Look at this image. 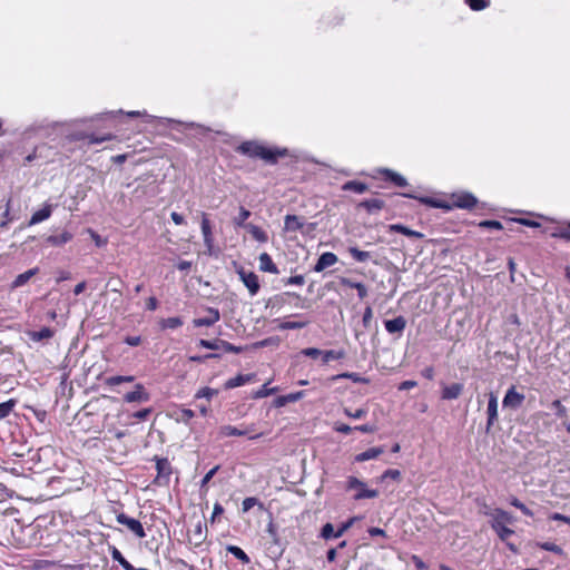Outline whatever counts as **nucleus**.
<instances>
[{"label": "nucleus", "mask_w": 570, "mask_h": 570, "mask_svg": "<svg viewBox=\"0 0 570 570\" xmlns=\"http://www.w3.org/2000/svg\"><path fill=\"white\" fill-rule=\"evenodd\" d=\"M303 395H304V392L299 391V392H296V393H291V394H287V395L278 396L275 400V406L281 407V406H284L286 403L296 402L301 397H303Z\"/></svg>", "instance_id": "obj_24"}, {"label": "nucleus", "mask_w": 570, "mask_h": 570, "mask_svg": "<svg viewBox=\"0 0 570 570\" xmlns=\"http://www.w3.org/2000/svg\"><path fill=\"white\" fill-rule=\"evenodd\" d=\"M476 204V199L471 194L458 195L454 198V205L460 208H471Z\"/></svg>", "instance_id": "obj_18"}, {"label": "nucleus", "mask_w": 570, "mask_h": 570, "mask_svg": "<svg viewBox=\"0 0 570 570\" xmlns=\"http://www.w3.org/2000/svg\"><path fill=\"white\" fill-rule=\"evenodd\" d=\"M216 394H217L216 390H213L210 387H203L197 392L196 397H205V399L210 400Z\"/></svg>", "instance_id": "obj_44"}, {"label": "nucleus", "mask_w": 570, "mask_h": 570, "mask_svg": "<svg viewBox=\"0 0 570 570\" xmlns=\"http://www.w3.org/2000/svg\"><path fill=\"white\" fill-rule=\"evenodd\" d=\"M524 399V394L519 393L514 386H511L507 391L502 404L505 409L517 410L522 405Z\"/></svg>", "instance_id": "obj_5"}, {"label": "nucleus", "mask_w": 570, "mask_h": 570, "mask_svg": "<svg viewBox=\"0 0 570 570\" xmlns=\"http://www.w3.org/2000/svg\"><path fill=\"white\" fill-rule=\"evenodd\" d=\"M250 431H252V429L240 430L236 426L224 425L220 428L219 434L222 436H242V435H246Z\"/></svg>", "instance_id": "obj_21"}, {"label": "nucleus", "mask_w": 570, "mask_h": 570, "mask_svg": "<svg viewBox=\"0 0 570 570\" xmlns=\"http://www.w3.org/2000/svg\"><path fill=\"white\" fill-rule=\"evenodd\" d=\"M148 400V395L145 393L141 384H137L135 391L129 392L125 395L126 402H145Z\"/></svg>", "instance_id": "obj_15"}, {"label": "nucleus", "mask_w": 570, "mask_h": 570, "mask_svg": "<svg viewBox=\"0 0 570 570\" xmlns=\"http://www.w3.org/2000/svg\"><path fill=\"white\" fill-rule=\"evenodd\" d=\"M488 514L492 518L491 525L493 530L502 541H507L514 533L512 529L508 528V524L514 522L513 517L502 509H494Z\"/></svg>", "instance_id": "obj_2"}, {"label": "nucleus", "mask_w": 570, "mask_h": 570, "mask_svg": "<svg viewBox=\"0 0 570 570\" xmlns=\"http://www.w3.org/2000/svg\"><path fill=\"white\" fill-rule=\"evenodd\" d=\"M416 386V382L415 381H404L400 384L399 386V390L403 391V390H410V389H413Z\"/></svg>", "instance_id": "obj_63"}, {"label": "nucleus", "mask_w": 570, "mask_h": 570, "mask_svg": "<svg viewBox=\"0 0 570 570\" xmlns=\"http://www.w3.org/2000/svg\"><path fill=\"white\" fill-rule=\"evenodd\" d=\"M52 213V206L51 205H45L41 209L33 213V215L30 218L29 225H36L39 224L50 217Z\"/></svg>", "instance_id": "obj_13"}, {"label": "nucleus", "mask_w": 570, "mask_h": 570, "mask_svg": "<svg viewBox=\"0 0 570 570\" xmlns=\"http://www.w3.org/2000/svg\"><path fill=\"white\" fill-rule=\"evenodd\" d=\"M384 452V449L379 446V448H371L362 453H358L356 456H355V461L356 462H364V461H368V460H373V459H376L379 455H381L382 453Z\"/></svg>", "instance_id": "obj_19"}, {"label": "nucleus", "mask_w": 570, "mask_h": 570, "mask_svg": "<svg viewBox=\"0 0 570 570\" xmlns=\"http://www.w3.org/2000/svg\"><path fill=\"white\" fill-rule=\"evenodd\" d=\"M348 253L352 255V257L357 262H366L371 258V253L361 250L357 247H350Z\"/></svg>", "instance_id": "obj_31"}, {"label": "nucleus", "mask_w": 570, "mask_h": 570, "mask_svg": "<svg viewBox=\"0 0 570 570\" xmlns=\"http://www.w3.org/2000/svg\"><path fill=\"white\" fill-rule=\"evenodd\" d=\"M195 544H200L205 539L202 530V524L198 522L194 529Z\"/></svg>", "instance_id": "obj_49"}, {"label": "nucleus", "mask_w": 570, "mask_h": 570, "mask_svg": "<svg viewBox=\"0 0 570 570\" xmlns=\"http://www.w3.org/2000/svg\"><path fill=\"white\" fill-rule=\"evenodd\" d=\"M38 273V268H31V269H28L24 273L22 274H19L14 281L12 282L11 284V289H16L18 287H21L23 286L24 284H27L29 282V279L31 277H33L36 274Z\"/></svg>", "instance_id": "obj_16"}, {"label": "nucleus", "mask_w": 570, "mask_h": 570, "mask_svg": "<svg viewBox=\"0 0 570 570\" xmlns=\"http://www.w3.org/2000/svg\"><path fill=\"white\" fill-rule=\"evenodd\" d=\"M245 228L248 230V233L252 235V237L254 239H256L257 242H259V243L267 242L266 233L258 226L253 225V224H247V225H245Z\"/></svg>", "instance_id": "obj_23"}, {"label": "nucleus", "mask_w": 570, "mask_h": 570, "mask_svg": "<svg viewBox=\"0 0 570 570\" xmlns=\"http://www.w3.org/2000/svg\"><path fill=\"white\" fill-rule=\"evenodd\" d=\"M14 405V400H9L7 402L0 403V420L7 417L13 411Z\"/></svg>", "instance_id": "obj_35"}, {"label": "nucleus", "mask_w": 570, "mask_h": 570, "mask_svg": "<svg viewBox=\"0 0 570 570\" xmlns=\"http://www.w3.org/2000/svg\"><path fill=\"white\" fill-rule=\"evenodd\" d=\"M346 489L348 491H355V494L353 497L355 500L374 499L379 495L377 490L368 489L365 482L358 480L355 476L347 478Z\"/></svg>", "instance_id": "obj_3"}, {"label": "nucleus", "mask_w": 570, "mask_h": 570, "mask_svg": "<svg viewBox=\"0 0 570 570\" xmlns=\"http://www.w3.org/2000/svg\"><path fill=\"white\" fill-rule=\"evenodd\" d=\"M220 318V314L218 309L216 308H208L207 315L205 317L195 318L193 321L194 326L200 327V326H212L216 322H218Z\"/></svg>", "instance_id": "obj_9"}, {"label": "nucleus", "mask_w": 570, "mask_h": 570, "mask_svg": "<svg viewBox=\"0 0 570 570\" xmlns=\"http://www.w3.org/2000/svg\"><path fill=\"white\" fill-rule=\"evenodd\" d=\"M72 238V235L68 232H63L60 235H52L48 237V242L55 246H60L68 243Z\"/></svg>", "instance_id": "obj_30"}, {"label": "nucleus", "mask_w": 570, "mask_h": 570, "mask_svg": "<svg viewBox=\"0 0 570 570\" xmlns=\"http://www.w3.org/2000/svg\"><path fill=\"white\" fill-rule=\"evenodd\" d=\"M111 557L115 561H117L125 570H135L134 566L129 563L120 551L116 548L112 549Z\"/></svg>", "instance_id": "obj_32"}, {"label": "nucleus", "mask_w": 570, "mask_h": 570, "mask_svg": "<svg viewBox=\"0 0 570 570\" xmlns=\"http://www.w3.org/2000/svg\"><path fill=\"white\" fill-rule=\"evenodd\" d=\"M202 233H203L204 237H207L208 235H212L210 224H209V220L207 219L206 215L203 216Z\"/></svg>", "instance_id": "obj_52"}, {"label": "nucleus", "mask_w": 570, "mask_h": 570, "mask_svg": "<svg viewBox=\"0 0 570 570\" xmlns=\"http://www.w3.org/2000/svg\"><path fill=\"white\" fill-rule=\"evenodd\" d=\"M487 430H490V428L497 422L498 420V397L493 392L489 393V402L487 407Z\"/></svg>", "instance_id": "obj_8"}, {"label": "nucleus", "mask_w": 570, "mask_h": 570, "mask_svg": "<svg viewBox=\"0 0 570 570\" xmlns=\"http://www.w3.org/2000/svg\"><path fill=\"white\" fill-rule=\"evenodd\" d=\"M336 531H334V527L332 523H326L324 524V527L322 528V532H321V535L322 538H324L325 540H328L331 538H334V534H335Z\"/></svg>", "instance_id": "obj_43"}, {"label": "nucleus", "mask_w": 570, "mask_h": 570, "mask_svg": "<svg viewBox=\"0 0 570 570\" xmlns=\"http://www.w3.org/2000/svg\"><path fill=\"white\" fill-rule=\"evenodd\" d=\"M463 391V384L453 383L451 385H444L442 389L443 400H456Z\"/></svg>", "instance_id": "obj_11"}, {"label": "nucleus", "mask_w": 570, "mask_h": 570, "mask_svg": "<svg viewBox=\"0 0 570 570\" xmlns=\"http://www.w3.org/2000/svg\"><path fill=\"white\" fill-rule=\"evenodd\" d=\"M277 391L276 387H267V385H263L261 390H258L256 393H255V397L257 399H262V397H266L273 393H275Z\"/></svg>", "instance_id": "obj_45"}, {"label": "nucleus", "mask_w": 570, "mask_h": 570, "mask_svg": "<svg viewBox=\"0 0 570 570\" xmlns=\"http://www.w3.org/2000/svg\"><path fill=\"white\" fill-rule=\"evenodd\" d=\"M552 236L570 240V226L568 228L559 230L558 233H553Z\"/></svg>", "instance_id": "obj_59"}, {"label": "nucleus", "mask_w": 570, "mask_h": 570, "mask_svg": "<svg viewBox=\"0 0 570 570\" xmlns=\"http://www.w3.org/2000/svg\"><path fill=\"white\" fill-rule=\"evenodd\" d=\"M540 547L543 550L551 551V552H554V553H561L562 552V549L559 546L554 544V543L544 542Z\"/></svg>", "instance_id": "obj_54"}, {"label": "nucleus", "mask_w": 570, "mask_h": 570, "mask_svg": "<svg viewBox=\"0 0 570 570\" xmlns=\"http://www.w3.org/2000/svg\"><path fill=\"white\" fill-rule=\"evenodd\" d=\"M258 259L261 271L268 272L272 274H278L277 266L273 263L271 256L267 253H262Z\"/></svg>", "instance_id": "obj_14"}, {"label": "nucleus", "mask_w": 570, "mask_h": 570, "mask_svg": "<svg viewBox=\"0 0 570 570\" xmlns=\"http://www.w3.org/2000/svg\"><path fill=\"white\" fill-rule=\"evenodd\" d=\"M385 328L389 333H401L406 326V321L403 316H397L393 320L385 321Z\"/></svg>", "instance_id": "obj_12"}, {"label": "nucleus", "mask_w": 570, "mask_h": 570, "mask_svg": "<svg viewBox=\"0 0 570 570\" xmlns=\"http://www.w3.org/2000/svg\"><path fill=\"white\" fill-rule=\"evenodd\" d=\"M132 381H134V376H131V375H128V376L117 375V376L108 377L106 382L108 385L115 386V385H119L121 383H130Z\"/></svg>", "instance_id": "obj_34"}, {"label": "nucleus", "mask_w": 570, "mask_h": 570, "mask_svg": "<svg viewBox=\"0 0 570 570\" xmlns=\"http://www.w3.org/2000/svg\"><path fill=\"white\" fill-rule=\"evenodd\" d=\"M183 322L179 317H168L161 321L163 328H177L181 326Z\"/></svg>", "instance_id": "obj_38"}, {"label": "nucleus", "mask_w": 570, "mask_h": 570, "mask_svg": "<svg viewBox=\"0 0 570 570\" xmlns=\"http://www.w3.org/2000/svg\"><path fill=\"white\" fill-rule=\"evenodd\" d=\"M340 282H341V284L343 286H347V287H351L353 289H356L357 294H358V297L361 299H363V298H365L367 296V288L365 287L364 284L357 283V282H353L352 279L346 278V277H342Z\"/></svg>", "instance_id": "obj_17"}, {"label": "nucleus", "mask_w": 570, "mask_h": 570, "mask_svg": "<svg viewBox=\"0 0 570 570\" xmlns=\"http://www.w3.org/2000/svg\"><path fill=\"white\" fill-rule=\"evenodd\" d=\"M361 206L367 209L370 213L376 212L383 208L384 203L381 199H368L361 203Z\"/></svg>", "instance_id": "obj_33"}, {"label": "nucleus", "mask_w": 570, "mask_h": 570, "mask_svg": "<svg viewBox=\"0 0 570 570\" xmlns=\"http://www.w3.org/2000/svg\"><path fill=\"white\" fill-rule=\"evenodd\" d=\"M112 138H114L112 135H106L102 137H96V136L91 135V136H89V142L90 144H100L102 141L111 140Z\"/></svg>", "instance_id": "obj_57"}, {"label": "nucleus", "mask_w": 570, "mask_h": 570, "mask_svg": "<svg viewBox=\"0 0 570 570\" xmlns=\"http://www.w3.org/2000/svg\"><path fill=\"white\" fill-rule=\"evenodd\" d=\"M353 524V519H351L350 521L343 523L338 530L335 532L334 534V538H340L342 537L350 528L351 525Z\"/></svg>", "instance_id": "obj_56"}, {"label": "nucleus", "mask_w": 570, "mask_h": 570, "mask_svg": "<svg viewBox=\"0 0 570 570\" xmlns=\"http://www.w3.org/2000/svg\"><path fill=\"white\" fill-rule=\"evenodd\" d=\"M254 377L253 374H247V375H237L233 379H229L226 383H225V387L226 389H234V387H237V386H240V385H244L245 383L252 381Z\"/></svg>", "instance_id": "obj_22"}, {"label": "nucleus", "mask_w": 570, "mask_h": 570, "mask_svg": "<svg viewBox=\"0 0 570 570\" xmlns=\"http://www.w3.org/2000/svg\"><path fill=\"white\" fill-rule=\"evenodd\" d=\"M306 325L304 322H283L279 324L281 330H297L303 328Z\"/></svg>", "instance_id": "obj_42"}, {"label": "nucleus", "mask_w": 570, "mask_h": 570, "mask_svg": "<svg viewBox=\"0 0 570 570\" xmlns=\"http://www.w3.org/2000/svg\"><path fill=\"white\" fill-rule=\"evenodd\" d=\"M480 226L495 228V229H501L502 228L501 223L498 222V220H484V222H482L480 224Z\"/></svg>", "instance_id": "obj_58"}, {"label": "nucleus", "mask_w": 570, "mask_h": 570, "mask_svg": "<svg viewBox=\"0 0 570 570\" xmlns=\"http://www.w3.org/2000/svg\"><path fill=\"white\" fill-rule=\"evenodd\" d=\"M237 274L239 275L240 281L247 287L249 294L252 296L256 295L261 287L258 276L253 272L245 271L243 267L237 271Z\"/></svg>", "instance_id": "obj_4"}, {"label": "nucleus", "mask_w": 570, "mask_h": 570, "mask_svg": "<svg viewBox=\"0 0 570 570\" xmlns=\"http://www.w3.org/2000/svg\"><path fill=\"white\" fill-rule=\"evenodd\" d=\"M237 150L244 155L261 158L271 164L276 163L278 157L285 155V150L269 149L256 141H245L238 146Z\"/></svg>", "instance_id": "obj_1"}, {"label": "nucleus", "mask_w": 570, "mask_h": 570, "mask_svg": "<svg viewBox=\"0 0 570 570\" xmlns=\"http://www.w3.org/2000/svg\"><path fill=\"white\" fill-rule=\"evenodd\" d=\"M552 406L556 409L557 415L559 417H564L567 415V409L561 404L559 400L553 401Z\"/></svg>", "instance_id": "obj_51"}, {"label": "nucleus", "mask_w": 570, "mask_h": 570, "mask_svg": "<svg viewBox=\"0 0 570 570\" xmlns=\"http://www.w3.org/2000/svg\"><path fill=\"white\" fill-rule=\"evenodd\" d=\"M335 430L340 433H343V434H348L351 433L354 429L351 428L350 425H346V424H337L335 426Z\"/></svg>", "instance_id": "obj_60"}, {"label": "nucleus", "mask_w": 570, "mask_h": 570, "mask_svg": "<svg viewBox=\"0 0 570 570\" xmlns=\"http://www.w3.org/2000/svg\"><path fill=\"white\" fill-rule=\"evenodd\" d=\"M250 216V212L247 210L246 208L244 207H240V210H239V214L237 217H235L234 219V223L237 225V226H243L245 227V222L246 219Z\"/></svg>", "instance_id": "obj_39"}, {"label": "nucleus", "mask_w": 570, "mask_h": 570, "mask_svg": "<svg viewBox=\"0 0 570 570\" xmlns=\"http://www.w3.org/2000/svg\"><path fill=\"white\" fill-rule=\"evenodd\" d=\"M389 229L391 232L401 233V234H403L405 236H409V237L423 238V236H424L422 233L413 230V229H410L406 226L401 225V224L390 225Z\"/></svg>", "instance_id": "obj_20"}, {"label": "nucleus", "mask_w": 570, "mask_h": 570, "mask_svg": "<svg viewBox=\"0 0 570 570\" xmlns=\"http://www.w3.org/2000/svg\"><path fill=\"white\" fill-rule=\"evenodd\" d=\"M303 355L305 356H308V357H313V358H316L318 357L320 355H322V351L318 350V348H315V347H307V348H304L302 350L301 352Z\"/></svg>", "instance_id": "obj_50"}, {"label": "nucleus", "mask_w": 570, "mask_h": 570, "mask_svg": "<svg viewBox=\"0 0 570 570\" xmlns=\"http://www.w3.org/2000/svg\"><path fill=\"white\" fill-rule=\"evenodd\" d=\"M53 335V332L49 327H43L40 331H33L29 333V337L33 342H40L42 340L51 338Z\"/></svg>", "instance_id": "obj_25"}, {"label": "nucleus", "mask_w": 570, "mask_h": 570, "mask_svg": "<svg viewBox=\"0 0 570 570\" xmlns=\"http://www.w3.org/2000/svg\"><path fill=\"white\" fill-rule=\"evenodd\" d=\"M338 258L334 253L326 252L323 253L317 263L314 266V271L320 273L323 272L325 268L331 267L337 263Z\"/></svg>", "instance_id": "obj_10"}, {"label": "nucleus", "mask_w": 570, "mask_h": 570, "mask_svg": "<svg viewBox=\"0 0 570 570\" xmlns=\"http://www.w3.org/2000/svg\"><path fill=\"white\" fill-rule=\"evenodd\" d=\"M303 227V223L299 217L295 215H287L285 217V229L286 230H298Z\"/></svg>", "instance_id": "obj_29"}, {"label": "nucleus", "mask_w": 570, "mask_h": 570, "mask_svg": "<svg viewBox=\"0 0 570 570\" xmlns=\"http://www.w3.org/2000/svg\"><path fill=\"white\" fill-rule=\"evenodd\" d=\"M158 306V302L156 299V297L151 296L147 299L146 302V307L149 309V311H155Z\"/></svg>", "instance_id": "obj_61"}, {"label": "nucleus", "mask_w": 570, "mask_h": 570, "mask_svg": "<svg viewBox=\"0 0 570 570\" xmlns=\"http://www.w3.org/2000/svg\"><path fill=\"white\" fill-rule=\"evenodd\" d=\"M199 345L205 348H209V350L222 348L226 352H233V353H239L242 351V347L234 346L230 343H228L226 341H220V340H216V341L200 340Z\"/></svg>", "instance_id": "obj_7"}, {"label": "nucleus", "mask_w": 570, "mask_h": 570, "mask_svg": "<svg viewBox=\"0 0 570 570\" xmlns=\"http://www.w3.org/2000/svg\"><path fill=\"white\" fill-rule=\"evenodd\" d=\"M511 505L515 507L517 509L521 510L523 514L528 517H532L533 513L530 509H528L519 499L512 498L510 500Z\"/></svg>", "instance_id": "obj_41"}, {"label": "nucleus", "mask_w": 570, "mask_h": 570, "mask_svg": "<svg viewBox=\"0 0 570 570\" xmlns=\"http://www.w3.org/2000/svg\"><path fill=\"white\" fill-rule=\"evenodd\" d=\"M256 504H258V500L256 498H246L242 503V510L243 512H247Z\"/></svg>", "instance_id": "obj_48"}, {"label": "nucleus", "mask_w": 570, "mask_h": 570, "mask_svg": "<svg viewBox=\"0 0 570 570\" xmlns=\"http://www.w3.org/2000/svg\"><path fill=\"white\" fill-rule=\"evenodd\" d=\"M117 521L120 523V524H124L126 525L131 532H134L138 538L142 539L146 537V533H145V530H144V527L142 524L134 519V518H129L127 517L126 514L124 513H120L117 515Z\"/></svg>", "instance_id": "obj_6"}, {"label": "nucleus", "mask_w": 570, "mask_h": 570, "mask_svg": "<svg viewBox=\"0 0 570 570\" xmlns=\"http://www.w3.org/2000/svg\"><path fill=\"white\" fill-rule=\"evenodd\" d=\"M342 189L346 190V191L351 190V191H354L356 194H363V193H365L367 190V185L364 184V183L351 180V181H346L342 186Z\"/></svg>", "instance_id": "obj_28"}, {"label": "nucleus", "mask_w": 570, "mask_h": 570, "mask_svg": "<svg viewBox=\"0 0 570 570\" xmlns=\"http://www.w3.org/2000/svg\"><path fill=\"white\" fill-rule=\"evenodd\" d=\"M469 7L474 10H483L489 6V0H465Z\"/></svg>", "instance_id": "obj_40"}, {"label": "nucleus", "mask_w": 570, "mask_h": 570, "mask_svg": "<svg viewBox=\"0 0 570 570\" xmlns=\"http://www.w3.org/2000/svg\"><path fill=\"white\" fill-rule=\"evenodd\" d=\"M386 478H391V479H393V480H400V478H401V472H400L399 470H386V471L382 474L381 479H382V480H385Z\"/></svg>", "instance_id": "obj_53"}, {"label": "nucleus", "mask_w": 570, "mask_h": 570, "mask_svg": "<svg viewBox=\"0 0 570 570\" xmlns=\"http://www.w3.org/2000/svg\"><path fill=\"white\" fill-rule=\"evenodd\" d=\"M338 379H350L355 383H368V380L366 377H362L357 373H343V374L333 376V380H338Z\"/></svg>", "instance_id": "obj_37"}, {"label": "nucleus", "mask_w": 570, "mask_h": 570, "mask_svg": "<svg viewBox=\"0 0 570 570\" xmlns=\"http://www.w3.org/2000/svg\"><path fill=\"white\" fill-rule=\"evenodd\" d=\"M194 416V412L189 409L179 411L177 420L187 423Z\"/></svg>", "instance_id": "obj_47"}, {"label": "nucleus", "mask_w": 570, "mask_h": 570, "mask_svg": "<svg viewBox=\"0 0 570 570\" xmlns=\"http://www.w3.org/2000/svg\"><path fill=\"white\" fill-rule=\"evenodd\" d=\"M344 352L343 351H334V350H330V351H325V352H322V356H323V362L324 363H328L330 361L332 360H340V358H343L344 357Z\"/></svg>", "instance_id": "obj_36"}, {"label": "nucleus", "mask_w": 570, "mask_h": 570, "mask_svg": "<svg viewBox=\"0 0 570 570\" xmlns=\"http://www.w3.org/2000/svg\"><path fill=\"white\" fill-rule=\"evenodd\" d=\"M125 342L130 346H137L140 344L141 338L139 336H128Z\"/></svg>", "instance_id": "obj_62"}, {"label": "nucleus", "mask_w": 570, "mask_h": 570, "mask_svg": "<svg viewBox=\"0 0 570 570\" xmlns=\"http://www.w3.org/2000/svg\"><path fill=\"white\" fill-rule=\"evenodd\" d=\"M381 173H383L391 181H393L399 187H405L407 185L406 179L402 175L391 169H382Z\"/></svg>", "instance_id": "obj_26"}, {"label": "nucleus", "mask_w": 570, "mask_h": 570, "mask_svg": "<svg viewBox=\"0 0 570 570\" xmlns=\"http://www.w3.org/2000/svg\"><path fill=\"white\" fill-rule=\"evenodd\" d=\"M219 466L216 465L214 466L213 469H210L206 474L205 476L203 478L202 480V487H205L212 479L213 476L216 474V472L218 471Z\"/></svg>", "instance_id": "obj_55"}, {"label": "nucleus", "mask_w": 570, "mask_h": 570, "mask_svg": "<svg viewBox=\"0 0 570 570\" xmlns=\"http://www.w3.org/2000/svg\"><path fill=\"white\" fill-rule=\"evenodd\" d=\"M366 410L357 409L356 411H351L350 409H344V414L352 419H361L366 415Z\"/></svg>", "instance_id": "obj_46"}, {"label": "nucleus", "mask_w": 570, "mask_h": 570, "mask_svg": "<svg viewBox=\"0 0 570 570\" xmlns=\"http://www.w3.org/2000/svg\"><path fill=\"white\" fill-rule=\"evenodd\" d=\"M226 550L237 558L243 564H248L250 562L249 557L239 547L229 544L226 547Z\"/></svg>", "instance_id": "obj_27"}, {"label": "nucleus", "mask_w": 570, "mask_h": 570, "mask_svg": "<svg viewBox=\"0 0 570 570\" xmlns=\"http://www.w3.org/2000/svg\"><path fill=\"white\" fill-rule=\"evenodd\" d=\"M168 468H169V463L167 460H160L157 462V469H158L159 474H163L165 472V470Z\"/></svg>", "instance_id": "obj_64"}]
</instances>
